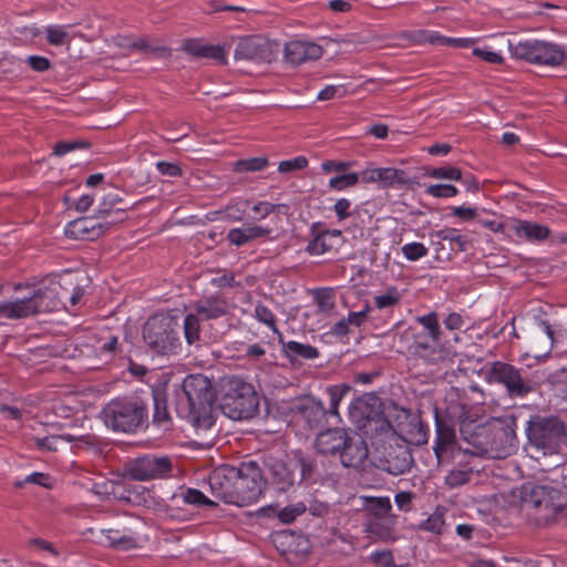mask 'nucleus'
<instances>
[{
	"label": "nucleus",
	"instance_id": "57",
	"mask_svg": "<svg viewBox=\"0 0 567 567\" xmlns=\"http://www.w3.org/2000/svg\"><path fill=\"white\" fill-rule=\"evenodd\" d=\"M290 539L288 542V539L286 538V545H288L290 551H292V544L296 543V553L297 554H301V555H306L309 553L310 550V544H309V540L305 537H300V536H296L295 534H290Z\"/></svg>",
	"mask_w": 567,
	"mask_h": 567
},
{
	"label": "nucleus",
	"instance_id": "55",
	"mask_svg": "<svg viewBox=\"0 0 567 567\" xmlns=\"http://www.w3.org/2000/svg\"><path fill=\"white\" fill-rule=\"evenodd\" d=\"M370 311L369 305H365L360 311H350L347 317L349 324L358 328L361 327L367 321Z\"/></svg>",
	"mask_w": 567,
	"mask_h": 567
},
{
	"label": "nucleus",
	"instance_id": "35",
	"mask_svg": "<svg viewBox=\"0 0 567 567\" xmlns=\"http://www.w3.org/2000/svg\"><path fill=\"white\" fill-rule=\"evenodd\" d=\"M391 509L392 504L388 496L369 497L367 499L365 511L368 518H389Z\"/></svg>",
	"mask_w": 567,
	"mask_h": 567
},
{
	"label": "nucleus",
	"instance_id": "15",
	"mask_svg": "<svg viewBox=\"0 0 567 567\" xmlns=\"http://www.w3.org/2000/svg\"><path fill=\"white\" fill-rule=\"evenodd\" d=\"M488 380L504 385L512 398H524L533 391L529 380L522 375V370L503 361L492 362Z\"/></svg>",
	"mask_w": 567,
	"mask_h": 567
},
{
	"label": "nucleus",
	"instance_id": "25",
	"mask_svg": "<svg viewBox=\"0 0 567 567\" xmlns=\"http://www.w3.org/2000/svg\"><path fill=\"white\" fill-rule=\"evenodd\" d=\"M348 432L343 429H329L316 437V449L322 455H338L347 443Z\"/></svg>",
	"mask_w": 567,
	"mask_h": 567
},
{
	"label": "nucleus",
	"instance_id": "36",
	"mask_svg": "<svg viewBox=\"0 0 567 567\" xmlns=\"http://www.w3.org/2000/svg\"><path fill=\"white\" fill-rule=\"evenodd\" d=\"M269 165L267 157L244 158L233 164L234 174H254L264 171Z\"/></svg>",
	"mask_w": 567,
	"mask_h": 567
},
{
	"label": "nucleus",
	"instance_id": "4",
	"mask_svg": "<svg viewBox=\"0 0 567 567\" xmlns=\"http://www.w3.org/2000/svg\"><path fill=\"white\" fill-rule=\"evenodd\" d=\"M59 282L40 288L32 296L14 301L0 302V319H22L39 312L58 310L63 306L64 295Z\"/></svg>",
	"mask_w": 567,
	"mask_h": 567
},
{
	"label": "nucleus",
	"instance_id": "17",
	"mask_svg": "<svg viewBox=\"0 0 567 567\" xmlns=\"http://www.w3.org/2000/svg\"><path fill=\"white\" fill-rule=\"evenodd\" d=\"M296 463L300 467V482L306 485H331L337 482L336 465L331 462L299 454Z\"/></svg>",
	"mask_w": 567,
	"mask_h": 567
},
{
	"label": "nucleus",
	"instance_id": "51",
	"mask_svg": "<svg viewBox=\"0 0 567 567\" xmlns=\"http://www.w3.org/2000/svg\"><path fill=\"white\" fill-rule=\"evenodd\" d=\"M471 478V473L463 470H453L446 477L445 482L450 487H458L466 484Z\"/></svg>",
	"mask_w": 567,
	"mask_h": 567
},
{
	"label": "nucleus",
	"instance_id": "59",
	"mask_svg": "<svg viewBox=\"0 0 567 567\" xmlns=\"http://www.w3.org/2000/svg\"><path fill=\"white\" fill-rule=\"evenodd\" d=\"M257 515L268 518L277 517L280 523H284V509L280 508L278 503L259 508Z\"/></svg>",
	"mask_w": 567,
	"mask_h": 567
},
{
	"label": "nucleus",
	"instance_id": "63",
	"mask_svg": "<svg viewBox=\"0 0 567 567\" xmlns=\"http://www.w3.org/2000/svg\"><path fill=\"white\" fill-rule=\"evenodd\" d=\"M351 202L347 198H340L336 202L333 210L339 220L347 219L350 215Z\"/></svg>",
	"mask_w": 567,
	"mask_h": 567
},
{
	"label": "nucleus",
	"instance_id": "33",
	"mask_svg": "<svg viewBox=\"0 0 567 567\" xmlns=\"http://www.w3.org/2000/svg\"><path fill=\"white\" fill-rule=\"evenodd\" d=\"M131 50L144 51L153 53L157 58H169L172 49L163 44L161 41H150L147 38H138L131 44Z\"/></svg>",
	"mask_w": 567,
	"mask_h": 567
},
{
	"label": "nucleus",
	"instance_id": "10",
	"mask_svg": "<svg viewBox=\"0 0 567 567\" xmlns=\"http://www.w3.org/2000/svg\"><path fill=\"white\" fill-rule=\"evenodd\" d=\"M514 439V435L503 427L478 426L477 432L468 439V443L476 450L473 453L502 460L515 451Z\"/></svg>",
	"mask_w": 567,
	"mask_h": 567
},
{
	"label": "nucleus",
	"instance_id": "64",
	"mask_svg": "<svg viewBox=\"0 0 567 567\" xmlns=\"http://www.w3.org/2000/svg\"><path fill=\"white\" fill-rule=\"evenodd\" d=\"M371 558L375 564H381L384 567L394 566L393 555L389 550H380L371 554Z\"/></svg>",
	"mask_w": 567,
	"mask_h": 567
},
{
	"label": "nucleus",
	"instance_id": "7",
	"mask_svg": "<svg viewBox=\"0 0 567 567\" xmlns=\"http://www.w3.org/2000/svg\"><path fill=\"white\" fill-rule=\"evenodd\" d=\"M177 321L164 313L150 318L143 329V339L147 347L158 354H172L181 347Z\"/></svg>",
	"mask_w": 567,
	"mask_h": 567
},
{
	"label": "nucleus",
	"instance_id": "54",
	"mask_svg": "<svg viewBox=\"0 0 567 567\" xmlns=\"http://www.w3.org/2000/svg\"><path fill=\"white\" fill-rule=\"evenodd\" d=\"M415 495L412 492L401 491L394 496V502L401 512H410L412 508V502Z\"/></svg>",
	"mask_w": 567,
	"mask_h": 567
},
{
	"label": "nucleus",
	"instance_id": "26",
	"mask_svg": "<svg viewBox=\"0 0 567 567\" xmlns=\"http://www.w3.org/2000/svg\"><path fill=\"white\" fill-rule=\"evenodd\" d=\"M349 417L355 424V426L367 432V427L380 416V412L375 411L368 402L363 399H357L353 401L348 409Z\"/></svg>",
	"mask_w": 567,
	"mask_h": 567
},
{
	"label": "nucleus",
	"instance_id": "3",
	"mask_svg": "<svg viewBox=\"0 0 567 567\" xmlns=\"http://www.w3.org/2000/svg\"><path fill=\"white\" fill-rule=\"evenodd\" d=\"M354 166V162H336L327 161L321 165V174H336V177H462L460 168L454 166H444L439 168L429 167H411L396 168L384 167L378 168L371 165L362 171L349 172Z\"/></svg>",
	"mask_w": 567,
	"mask_h": 567
},
{
	"label": "nucleus",
	"instance_id": "37",
	"mask_svg": "<svg viewBox=\"0 0 567 567\" xmlns=\"http://www.w3.org/2000/svg\"><path fill=\"white\" fill-rule=\"evenodd\" d=\"M415 321L425 330V336L431 340H441L442 330L440 326L439 315L431 311L423 316H417Z\"/></svg>",
	"mask_w": 567,
	"mask_h": 567
},
{
	"label": "nucleus",
	"instance_id": "5",
	"mask_svg": "<svg viewBox=\"0 0 567 567\" xmlns=\"http://www.w3.org/2000/svg\"><path fill=\"white\" fill-rule=\"evenodd\" d=\"M218 402L221 412L231 420L249 419L258 408L252 385L235 377L221 380Z\"/></svg>",
	"mask_w": 567,
	"mask_h": 567
},
{
	"label": "nucleus",
	"instance_id": "47",
	"mask_svg": "<svg viewBox=\"0 0 567 567\" xmlns=\"http://www.w3.org/2000/svg\"><path fill=\"white\" fill-rule=\"evenodd\" d=\"M401 250L405 259L410 261H416L429 254L427 247L419 241L408 243L402 246Z\"/></svg>",
	"mask_w": 567,
	"mask_h": 567
},
{
	"label": "nucleus",
	"instance_id": "28",
	"mask_svg": "<svg viewBox=\"0 0 567 567\" xmlns=\"http://www.w3.org/2000/svg\"><path fill=\"white\" fill-rule=\"evenodd\" d=\"M100 542L114 549L127 550L136 547V538L132 535L123 534L118 529L101 530Z\"/></svg>",
	"mask_w": 567,
	"mask_h": 567
},
{
	"label": "nucleus",
	"instance_id": "60",
	"mask_svg": "<svg viewBox=\"0 0 567 567\" xmlns=\"http://www.w3.org/2000/svg\"><path fill=\"white\" fill-rule=\"evenodd\" d=\"M473 54L475 56H478V58L483 59L484 61H486L488 63H492V64H503L504 63L503 56L501 54L496 53V52H492V51H487V50H484V49L475 48L473 50Z\"/></svg>",
	"mask_w": 567,
	"mask_h": 567
},
{
	"label": "nucleus",
	"instance_id": "52",
	"mask_svg": "<svg viewBox=\"0 0 567 567\" xmlns=\"http://www.w3.org/2000/svg\"><path fill=\"white\" fill-rule=\"evenodd\" d=\"M426 193L433 197L450 198L457 194V189L450 184L431 185Z\"/></svg>",
	"mask_w": 567,
	"mask_h": 567
},
{
	"label": "nucleus",
	"instance_id": "16",
	"mask_svg": "<svg viewBox=\"0 0 567 567\" xmlns=\"http://www.w3.org/2000/svg\"><path fill=\"white\" fill-rule=\"evenodd\" d=\"M495 230L515 238L517 241L532 244L542 243L550 235V229L546 225L517 218H511L504 224H499Z\"/></svg>",
	"mask_w": 567,
	"mask_h": 567
},
{
	"label": "nucleus",
	"instance_id": "13",
	"mask_svg": "<svg viewBox=\"0 0 567 567\" xmlns=\"http://www.w3.org/2000/svg\"><path fill=\"white\" fill-rule=\"evenodd\" d=\"M409 354L424 365H436L452 360L456 351L440 340L429 339L424 332H417L414 333L413 342L409 346Z\"/></svg>",
	"mask_w": 567,
	"mask_h": 567
},
{
	"label": "nucleus",
	"instance_id": "9",
	"mask_svg": "<svg viewBox=\"0 0 567 567\" xmlns=\"http://www.w3.org/2000/svg\"><path fill=\"white\" fill-rule=\"evenodd\" d=\"M526 431L530 447L544 456L558 453L566 437L564 423L554 416L529 422Z\"/></svg>",
	"mask_w": 567,
	"mask_h": 567
},
{
	"label": "nucleus",
	"instance_id": "24",
	"mask_svg": "<svg viewBox=\"0 0 567 567\" xmlns=\"http://www.w3.org/2000/svg\"><path fill=\"white\" fill-rule=\"evenodd\" d=\"M192 309L200 319L213 320L228 315L229 303L220 295H213L195 301Z\"/></svg>",
	"mask_w": 567,
	"mask_h": 567
},
{
	"label": "nucleus",
	"instance_id": "42",
	"mask_svg": "<svg viewBox=\"0 0 567 567\" xmlns=\"http://www.w3.org/2000/svg\"><path fill=\"white\" fill-rule=\"evenodd\" d=\"M75 441V437L70 434L50 435L44 437H34V444L38 449L44 451H58L62 443H70Z\"/></svg>",
	"mask_w": 567,
	"mask_h": 567
},
{
	"label": "nucleus",
	"instance_id": "2",
	"mask_svg": "<svg viewBox=\"0 0 567 567\" xmlns=\"http://www.w3.org/2000/svg\"><path fill=\"white\" fill-rule=\"evenodd\" d=\"M214 389L208 378L190 374L183 381V398L177 413L197 431H207L214 424Z\"/></svg>",
	"mask_w": 567,
	"mask_h": 567
},
{
	"label": "nucleus",
	"instance_id": "1",
	"mask_svg": "<svg viewBox=\"0 0 567 567\" xmlns=\"http://www.w3.org/2000/svg\"><path fill=\"white\" fill-rule=\"evenodd\" d=\"M213 495L236 506H247L258 501L265 486L262 474L255 462L240 467L223 465L209 476Z\"/></svg>",
	"mask_w": 567,
	"mask_h": 567
},
{
	"label": "nucleus",
	"instance_id": "43",
	"mask_svg": "<svg viewBox=\"0 0 567 567\" xmlns=\"http://www.w3.org/2000/svg\"><path fill=\"white\" fill-rule=\"evenodd\" d=\"M184 336L188 344L197 342L200 338L199 317L194 311L185 316Z\"/></svg>",
	"mask_w": 567,
	"mask_h": 567
},
{
	"label": "nucleus",
	"instance_id": "45",
	"mask_svg": "<svg viewBox=\"0 0 567 567\" xmlns=\"http://www.w3.org/2000/svg\"><path fill=\"white\" fill-rule=\"evenodd\" d=\"M313 299L321 312H329L336 306L334 293L332 289L329 288L316 289L313 291Z\"/></svg>",
	"mask_w": 567,
	"mask_h": 567
},
{
	"label": "nucleus",
	"instance_id": "40",
	"mask_svg": "<svg viewBox=\"0 0 567 567\" xmlns=\"http://www.w3.org/2000/svg\"><path fill=\"white\" fill-rule=\"evenodd\" d=\"M174 499H181L185 504L194 506H214L215 502L207 498L200 491L187 488L174 495Z\"/></svg>",
	"mask_w": 567,
	"mask_h": 567
},
{
	"label": "nucleus",
	"instance_id": "31",
	"mask_svg": "<svg viewBox=\"0 0 567 567\" xmlns=\"http://www.w3.org/2000/svg\"><path fill=\"white\" fill-rule=\"evenodd\" d=\"M413 458L411 453L406 449L400 450L399 454L392 456L389 453V457L385 458V471L392 475H401L411 470Z\"/></svg>",
	"mask_w": 567,
	"mask_h": 567
},
{
	"label": "nucleus",
	"instance_id": "19",
	"mask_svg": "<svg viewBox=\"0 0 567 567\" xmlns=\"http://www.w3.org/2000/svg\"><path fill=\"white\" fill-rule=\"evenodd\" d=\"M435 440L433 451L440 465L453 462L460 454L461 449L456 441L453 427L436 420Z\"/></svg>",
	"mask_w": 567,
	"mask_h": 567
},
{
	"label": "nucleus",
	"instance_id": "6",
	"mask_svg": "<svg viewBox=\"0 0 567 567\" xmlns=\"http://www.w3.org/2000/svg\"><path fill=\"white\" fill-rule=\"evenodd\" d=\"M324 417L326 408L313 396H301L286 402V423L298 436L307 437L320 427Z\"/></svg>",
	"mask_w": 567,
	"mask_h": 567
},
{
	"label": "nucleus",
	"instance_id": "44",
	"mask_svg": "<svg viewBox=\"0 0 567 567\" xmlns=\"http://www.w3.org/2000/svg\"><path fill=\"white\" fill-rule=\"evenodd\" d=\"M348 391L349 388L346 385H333L328 388L330 403L329 410H327V416H336L339 420L338 408Z\"/></svg>",
	"mask_w": 567,
	"mask_h": 567
},
{
	"label": "nucleus",
	"instance_id": "49",
	"mask_svg": "<svg viewBox=\"0 0 567 567\" xmlns=\"http://www.w3.org/2000/svg\"><path fill=\"white\" fill-rule=\"evenodd\" d=\"M90 142L86 141H61L53 146V155L63 156L78 148H89Z\"/></svg>",
	"mask_w": 567,
	"mask_h": 567
},
{
	"label": "nucleus",
	"instance_id": "39",
	"mask_svg": "<svg viewBox=\"0 0 567 567\" xmlns=\"http://www.w3.org/2000/svg\"><path fill=\"white\" fill-rule=\"evenodd\" d=\"M436 237L442 240L449 241L451 249L455 252H464L468 247V239L461 235L455 228H446L437 231Z\"/></svg>",
	"mask_w": 567,
	"mask_h": 567
},
{
	"label": "nucleus",
	"instance_id": "46",
	"mask_svg": "<svg viewBox=\"0 0 567 567\" xmlns=\"http://www.w3.org/2000/svg\"><path fill=\"white\" fill-rule=\"evenodd\" d=\"M153 422L162 427L164 431L171 429V417L167 412L165 401L162 400L158 395L155 396V410Z\"/></svg>",
	"mask_w": 567,
	"mask_h": 567
},
{
	"label": "nucleus",
	"instance_id": "22",
	"mask_svg": "<svg viewBox=\"0 0 567 567\" xmlns=\"http://www.w3.org/2000/svg\"><path fill=\"white\" fill-rule=\"evenodd\" d=\"M322 54L323 49L315 42L293 40L286 43V62L293 65L318 60Z\"/></svg>",
	"mask_w": 567,
	"mask_h": 567
},
{
	"label": "nucleus",
	"instance_id": "38",
	"mask_svg": "<svg viewBox=\"0 0 567 567\" xmlns=\"http://www.w3.org/2000/svg\"><path fill=\"white\" fill-rule=\"evenodd\" d=\"M446 508L437 506L435 511L420 524V529L432 534L441 535L445 527Z\"/></svg>",
	"mask_w": 567,
	"mask_h": 567
},
{
	"label": "nucleus",
	"instance_id": "48",
	"mask_svg": "<svg viewBox=\"0 0 567 567\" xmlns=\"http://www.w3.org/2000/svg\"><path fill=\"white\" fill-rule=\"evenodd\" d=\"M45 38L49 44L59 47L68 43L69 33L59 25H49L45 29Z\"/></svg>",
	"mask_w": 567,
	"mask_h": 567
},
{
	"label": "nucleus",
	"instance_id": "61",
	"mask_svg": "<svg viewBox=\"0 0 567 567\" xmlns=\"http://www.w3.org/2000/svg\"><path fill=\"white\" fill-rule=\"evenodd\" d=\"M307 512V504L298 502L290 506H286V525L292 523L297 516Z\"/></svg>",
	"mask_w": 567,
	"mask_h": 567
},
{
	"label": "nucleus",
	"instance_id": "8",
	"mask_svg": "<svg viewBox=\"0 0 567 567\" xmlns=\"http://www.w3.org/2000/svg\"><path fill=\"white\" fill-rule=\"evenodd\" d=\"M508 49L514 58L539 65L558 66L566 59L560 45L543 40H509Z\"/></svg>",
	"mask_w": 567,
	"mask_h": 567
},
{
	"label": "nucleus",
	"instance_id": "29",
	"mask_svg": "<svg viewBox=\"0 0 567 567\" xmlns=\"http://www.w3.org/2000/svg\"><path fill=\"white\" fill-rule=\"evenodd\" d=\"M364 530L378 540L389 542L393 539L392 520L389 518H367Z\"/></svg>",
	"mask_w": 567,
	"mask_h": 567
},
{
	"label": "nucleus",
	"instance_id": "50",
	"mask_svg": "<svg viewBox=\"0 0 567 567\" xmlns=\"http://www.w3.org/2000/svg\"><path fill=\"white\" fill-rule=\"evenodd\" d=\"M329 231H324L316 236L309 241L307 250L310 255H322L331 249V245L327 243Z\"/></svg>",
	"mask_w": 567,
	"mask_h": 567
},
{
	"label": "nucleus",
	"instance_id": "11",
	"mask_svg": "<svg viewBox=\"0 0 567 567\" xmlns=\"http://www.w3.org/2000/svg\"><path fill=\"white\" fill-rule=\"evenodd\" d=\"M523 503L537 512L545 522L554 519L567 505V494L546 485L524 487Z\"/></svg>",
	"mask_w": 567,
	"mask_h": 567
},
{
	"label": "nucleus",
	"instance_id": "20",
	"mask_svg": "<svg viewBox=\"0 0 567 567\" xmlns=\"http://www.w3.org/2000/svg\"><path fill=\"white\" fill-rule=\"evenodd\" d=\"M235 59L238 61L270 62L272 60L271 45L260 37L243 39L235 49Z\"/></svg>",
	"mask_w": 567,
	"mask_h": 567
},
{
	"label": "nucleus",
	"instance_id": "27",
	"mask_svg": "<svg viewBox=\"0 0 567 567\" xmlns=\"http://www.w3.org/2000/svg\"><path fill=\"white\" fill-rule=\"evenodd\" d=\"M182 50L194 58L213 59L219 64H226L224 49L219 45L203 44L195 39H188L184 42Z\"/></svg>",
	"mask_w": 567,
	"mask_h": 567
},
{
	"label": "nucleus",
	"instance_id": "21",
	"mask_svg": "<svg viewBox=\"0 0 567 567\" xmlns=\"http://www.w3.org/2000/svg\"><path fill=\"white\" fill-rule=\"evenodd\" d=\"M110 224V221L103 224L100 217H83L70 221L64 231L72 239L94 240L103 234L104 228Z\"/></svg>",
	"mask_w": 567,
	"mask_h": 567
},
{
	"label": "nucleus",
	"instance_id": "56",
	"mask_svg": "<svg viewBox=\"0 0 567 567\" xmlns=\"http://www.w3.org/2000/svg\"><path fill=\"white\" fill-rule=\"evenodd\" d=\"M27 62L30 65V68L35 72H44L51 69L52 66V63L48 58L40 55H30L27 59Z\"/></svg>",
	"mask_w": 567,
	"mask_h": 567
},
{
	"label": "nucleus",
	"instance_id": "62",
	"mask_svg": "<svg viewBox=\"0 0 567 567\" xmlns=\"http://www.w3.org/2000/svg\"><path fill=\"white\" fill-rule=\"evenodd\" d=\"M156 167L161 175H168L174 177L184 174L182 167L178 166L176 163L158 162Z\"/></svg>",
	"mask_w": 567,
	"mask_h": 567
},
{
	"label": "nucleus",
	"instance_id": "53",
	"mask_svg": "<svg viewBox=\"0 0 567 567\" xmlns=\"http://www.w3.org/2000/svg\"><path fill=\"white\" fill-rule=\"evenodd\" d=\"M475 43L474 39L468 38H447L437 33V43L440 45H452L456 48H471Z\"/></svg>",
	"mask_w": 567,
	"mask_h": 567
},
{
	"label": "nucleus",
	"instance_id": "12",
	"mask_svg": "<svg viewBox=\"0 0 567 567\" xmlns=\"http://www.w3.org/2000/svg\"><path fill=\"white\" fill-rule=\"evenodd\" d=\"M145 408L128 400H113L103 409V419L107 427L118 432H134L142 426Z\"/></svg>",
	"mask_w": 567,
	"mask_h": 567
},
{
	"label": "nucleus",
	"instance_id": "34",
	"mask_svg": "<svg viewBox=\"0 0 567 567\" xmlns=\"http://www.w3.org/2000/svg\"><path fill=\"white\" fill-rule=\"evenodd\" d=\"M402 292L395 286L388 287L383 292L374 297V306L377 309L392 311L402 300Z\"/></svg>",
	"mask_w": 567,
	"mask_h": 567
},
{
	"label": "nucleus",
	"instance_id": "23",
	"mask_svg": "<svg viewBox=\"0 0 567 567\" xmlns=\"http://www.w3.org/2000/svg\"><path fill=\"white\" fill-rule=\"evenodd\" d=\"M338 455L344 467L358 468L368 457V447L362 437L348 434L347 443L342 445Z\"/></svg>",
	"mask_w": 567,
	"mask_h": 567
},
{
	"label": "nucleus",
	"instance_id": "14",
	"mask_svg": "<svg viewBox=\"0 0 567 567\" xmlns=\"http://www.w3.org/2000/svg\"><path fill=\"white\" fill-rule=\"evenodd\" d=\"M89 192L83 194L78 200L76 208L86 210L94 200L100 202L99 214L101 217L109 215L112 208L121 203V192L105 179H86Z\"/></svg>",
	"mask_w": 567,
	"mask_h": 567
},
{
	"label": "nucleus",
	"instance_id": "18",
	"mask_svg": "<svg viewBox=\"0 0 567 567\" xmlns=\"http://www.w3.org/2000/svg\"><path fill=\"white\" fill-rule=\"evenodd\" d=\"M172 470L171 460L166 456L145 455L127 465V475L136 481H148L165 477Z\"/></svg>",
	"mask_w": 567,
	"mask_h": 567
},
{
	"label": "nucleus",
	"instance_id": "32",
	"mask_svg": "<svg viewBox=\"0 0 567 567\" xmlns=\"http://www.w3.org/2000/svg\"><path fill=\"white\" fill-rule=\"evenodd\" d=\"M286 357L289 358L291 363H296L300 360H313L318 358L319 351L310 344L288 341L286 342Z\"/></svg>",
	"mask_w": 567,
	"mask_h": 567
},
{
	"label": "nucleus",
	"instance_id": "30",
	"mask_svg": "<svg viewBox=\"0 0 567 567\" xmlns=\"http://www.w3.org/2000/svg\"><path fill=\"white\" fill-rule=\"evenodd\" d=\"M269 229L260 226H249L245 228H233L227 234V239L235 246L245 245L256 238L268 235Z\"/></svg>",
	"mask_w": 567,
	"mask_h": 567
},
{
	"label": "nucleus",
	"instance_id": "41",
	"mask_svg": "<svg viewBox=\"0 0 567 567\" xmlns=\"http://www.w3.org/2000/svg\"><path fill=\"white\" fill-rule=\"evenodd\" d=\"M398 39L406 40L412 44H423L425 42L436 44L437 32H431L427 30L404 31L398 34Z\"/></svg>",
	"mask_w": 567,
	"mask_h": 567
},
{
	"label": "nucleus",
	"instance_id": "58",
	"mask_svg": "<svg viewBox=\"0 0 567 567\" xmlns=\"http://www.w3.org/2000/svg\"><path fill=\"white\" fill-rule=\"evenodd\" d=\"M346 94V89L342 85H328L323 90H321L318 94V100L320 101H329L334 99L336 96H343Z\"/></svg>",
	"mask_w": 567,
	"mask_h": 567
}]
</instances>
